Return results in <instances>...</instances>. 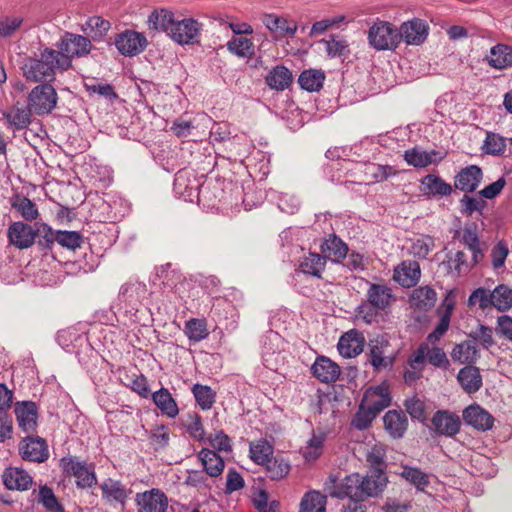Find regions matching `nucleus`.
Instances as JSON below:
<instances>
[{
  "label": "nucleus",
  "mask_w": 512,
  "mask_h": 512,
  "mask_svg": "<svg viewBox=\"0 0 512 512\" xmlns=\"http://www.w3.org/2000/svg\"><path fill=\"white\" fill-rule=\"evenodd\" d=\"M435 247L433 237L420 235L411 240L410 254L416 258L425 259Z\"/></svg>",
  "instance_id": "47"
},
{
  "label": "nucleus",
  "mask_w": 512,
  "mask_h": 512,
  "mask_svg": "<svg viewBox=\"0 0 512 512\" xmlns=\"http://www.w3.org/2000/svg\"><path fill=\"white\" fill-rule=\"evenodd\" d=\"M469 338L486 350L495 345L492 328L484 324H478V326L469 333Z\"/></svg>",
  "instance_id": "56"
},
{
  "label": "nucleus",
  "mask_w": 512,
  "mask_h": 512,
  "mask_svg": "<svg viewBox=\"0 0 512 512\" xmlns=\"http://www.w3.org/2000/svg\"><path fill=\"white\" fill-rule=\"evenodd\" d=\"M145 294V285L142 283H127L120 288L119 296L125 302L133 305L139 302Z\"/></svg>",
  "instance_id": "60"
},
{
  "label": "nucleus",
  "mask_w": 512,
  "mask_h": 512,
  "mask_svg": "<svg viewBox=\"0 0 512 512\" xmlns=\"http://www.w3.org/2000/svg\"><path fill=\"white\" fill-rule=\"evenodd\" d=\"M436 152H427L419 148H412L405 151L404 159L409 165L414 167L423 168L430 165L433 162V155Z\"/></svg>",
  "instance_id": "52"
},
{
  "label": "nucleus",
  "mask_w": 512,
  "mask_h": 512,
  "mask_svg": "<svg viewBox=\"0 0 512 512\" xmlns=\"http://www.w3.org/2000/svg\"><path fill=\"white\" fill-rule=\"evenodd\" d=\"M492 306L499 311H507L512 307V288L505 284L496 286L490 295Z\"/></svg>",
  "instance_id": "41"
},
{
  "label": "nucleus",
  "mask_w": 512,
  "mask_h": 512,
  "mask_svg": "<svg viewBox=\"0 0 512 512\" xmlns=\"http://www.w3.org/2000/svg\"><path fill=\"white\" fill-rule=\"evenodd\" d=\"M19 452L24 460L44 462L48 456V448L44 439L27 436L19 445Z\"/></svg>",
  "instance_id": "12"
},
{
  "label": "nucleus",
  "mask_w": 512,
  "mask_h": 512,
  "mask_svg": "<svg viewBox=\"0 0 512 512\" xmlns=\"http://www.w3.org/2000/svg\"><path fill=\"white\" fill-rule=\"evenodd\" d=\"M175 21L174 13L167 9L154 10L148 17L151 29L166 32L169 36Z\"/></svg>",
  "instance_id": "34"
},
{
  "label": "nucleus",
  "mask_w": 512,
  "mask_h": 512,
  "mask_svg": "<svg viewBox=\"0 0 512 512\" xmlns=\"http://www.w3.org/2000/svg\"><path fill=\"white\" fill-rule=\"evenodd\" d=\"M420 277L421 269L417 261L405 260L394 268L393 280L402 287H414Z\"/></svg>",
  "instance_id": "15"
},
{
  "label": "nucleus",
  "mask_w": 512,
  "mask_h": 512,
  "mask_svg": "<svg viewBox=\"0 0 512 512\" xmlns=\"http://www.w3.org/2000/svg\"><path fill=\"white\" fill-rule=\"evenodd\" d=\"M457 380L462 389L468 393H476L482 387V376L478 367L468 365L460 369Z\"/></svg>",
  "instance_id": "26"
},
{
  "label": "nucleus",
  "mask_w": 512,
  "mask_h": 512,
  "mask_svg": "<svg viewBox=\"0 0 512 512\" xmlns=\"http://www.w3.org/2000/svg\"><path fill=\"white\" fill-rule=\"evenodd\" d=\"M435 301L436 292L428 286H422L415 289L409 299L412 307L422 311L432 308Z\"/></svg>",
  "instance_id": "35"
},
{
  "label": "nucleus",
  "mask_w": 512,
  "mask_h": 512,
  "mask_svg": "<svg viewBox=\"0 0 512 512\" xmlns=\"http://www.w3.org/2000/svg\"><path fill=\"white\" fill-rule=\"evenodd\" d=\"M263 23L266 28L272 32L280 30L290 36H293L297 31L296 24H291L286 18L279 17L274 14L265 15Z\"/></svg>",
  "instance_id": "51"
},
{
  "label": "nucleus",
  "mask_w": 512,
  "mask_h": 512,
  "mask_svg": "<svg viewBox=\"0 0 512 512\" xmlns=\"http://www.w3.org/2000/svg\"><path fill=\"white\" fill-rule=\"evenodd\" d=\"M64 470L76 478V484L80 488H90L97 483L94 466L74 458L61 460Z\"/></svg>",
  "instance_id": "7"
},
{
  "label": "nucleus",
  "mask_w": 512,
  "mask_h": 512,
  "mask_svg": "<svg viewBox=\"0 0 512 512\" xmlns=\"http://www.w3.org/2000/svg\"><path fill=\"white\" fill-rule=\"evenodd\" d=\"M365 338L363 334L355 329L344 333L337 344L338 351L344 358H353L362 353Z\"/></svg>",
  "instance_id": "17"
},
{
  "label": "nucleus",
  "mask_w": 512,
  "mask_h": 512,
  "mask_svg": "<svg viewBox=\"0 0 512 512\" xmlns=\"http://www.w3.org/2000/svg\"><path fill=\"white\" fill-rule=\"evenodd\" d=\"M196 190L197 185L191 183L187 171H179L176 173L174 179V191L176 194L187 199L192 198Z\"/></svg>",
  "instance_id": "53"
},
{
  "label": "nucleus",
  "mask_w": 512,
  "mask_h": 512,
  "mask_svg": "<svg viewBox=\"0 0 512 512\" xmlns=\"http://www.w3.org/2000/svg\"><path fill=\"white\" fill-rule=\"evenodd\" d=\"M150 396L163 415L169 418H175L179 414L177 402L168 389L161 388Z\"/></svg>",
  "instance_id": "30"
},
{
  "label": "nucleus",
  "mask_w": 512,
  "mask_h": 512,
  "mask_svg": "<svg viewBox=\"0 0 512 512\" xmlns=\"http://www.w3.org/2000/svg\"><path fill=\"white\" fill-rule=\"evenodd\" d=\"M185 334L193 342H200L207 338L209 332L206 321L196 318L190 319L185 324Z\"/></svg>",
  "instance_id": "54"
},
{
  "label": "nucleus",
  "mask_w": 512,
  "mask_h": 512,
  "mask_svg": "<svg viewBox=\"0 0 512 512\" xmlns=\"http://www.w3.org/2000/svg\"><path fill=\"white\" fill-rule=\"evenodd\" d=\"M325 490L331 497L338 499L349 498L353 503L364 500L360 474L358 473L346 476L339 483L335 478H330L329 481L325 483Z\"/></svg>",
  "instance_id": "4"
},
{
  "label": "nucleus",
  "mask_w": 512,
  "mask_h": 512,
  "mask_svg": "<svg viewBox=\"0 0 512 512\" xmlns=\"http://www.w3.org/2000/svg\"><path fill=\"white\" fill-rule=\"evenodd\" d=\"M15 414L19 427L25 433H32L37 427V407L35 403L26 401L17 403Z\"/></svg>",
  "instance_id": "23"
},
{
  "label": "nucleus",
  "mask_w": 512,
  "mask_h": 512,
  "mask_svg": "<svg viewBox=\"0 0 512 512\" xmlns=\"http://www.w3.org/2000/svg\"><path fill=\"white\" fill-rule=\"evenodd\" d=\"M126 378L128 381L126 386L133 392L137 393L142 398H148L151 395L147 378L143 374L133 373L126 375Z\"/></svg>",
  "instance_id": "63"
},
{
  "label": "nucleus",
  "mask_w": 512,
  "mask_h": 512,
  "mask_svg": "<svg viewBox=\"0 0 512 512\" xmlns=\"http://www.w3.org/2000/svg\"><path fill=\"white\" fill-rule=\"evenodd\" d=\"M361 488L364 499L377 496L387 484V477L382 471H372L366 476L360 475Z\"/></svg>",
  "instance_id": "27"
},
{
  "label": "nucleus",
  "mask_w": 512,
  "mask_h": 512,
  "mask_svg": "<svg viewBox=\"0 0 512 512\" xmlns=\"http://www.w3.org/2000/svg\"><path fill=\"white\" fill-rule=\"evenodd\" d=\"M192 391L197 403L203 410H208L213 406L215 394L209 386L195 384Z\"/></svg>",
  "instance_id": "62"
},
{
  "label": "nucleus",
  "mask_w": 512,
  "mask_h": 512,
  "mask_svg": "<svg viewBox=\"0 0 512 512\" xmlns=\"http://www.w3.org/2000/svg\"><path fill=\"white\" fill-rule=\"evenodd\" d=\"M451 358L460 364L472 365L479 358V350L471 340L456 344L451 351Z\"/></svg>",
  "instance_id": "29"
},
{
  "label": "nucleus",
  "mask_w": 512,
  "mask_h": 512,
  "mask_svg": "<svg viewBox=\"0 0 512 512\" xmlns=\"http://www.w3.org/2000/svg\"><path fill=\"white\" fill-rule=\"evenodd\" d=\"M481 149L485 154L501 156L506 150V139L497 133L487 132Z\"/></svg>",
  "instance_id": "48"
},
{
  "label": "nucleus",
  "mask_w": 512,
  "mask_h": 512,
  "mask_svg": "<svg viewBox=\"0 0 512 512\" xmlns=\"http://www.w3.org/2000/svg\"><path fill=\"white\" fill-rule=\"evenodd\" d=\"M135 503L138 512H166L168 498L163 491L153 488L142 493H137Z\"/></svg>",
  "instance_id": "8"
},
{
  "label": "nucleus",
  "mask_w": 512,
  "mask_h": 512,
  "mask_svg": "<svg viewBox=\"0 0 512 512\" xmlns=\"http://www.w3.org/2000/svg\"><path fill=\"white\" fill-rule=\"evenodd\" d=\"M326 496L318 491L307 492L301 500L300 512H325Z\"/></svg>",
  "instance_id": "45"
},
{
  "label": "nucleus",
  "mask_w": 512,
  "mask_h": 512,
  "mask_svg": "<svg viewBox=\"0 0 512 512\" xmlns=\"http://www.w3.org/2000/svg\"><path fill=\"white\" fill-rule=\"evenodd\" d=\"M367 40L377 51H394L400 44L398 28L391 22L380 19L369 28Z\"/></svg>",
  "instance_id": "2"
},
{
  "label": "nucleus",
  "mask_w": 512,
  "mask_h": 512,
  "mask_svg": "<svg viewBox=\"0 0 512 512\" xmlns=\"http://www.w3.org/2000/svg\"><path fill=\"white\" fill-rule=\"evenodd\" d=\"M326 433L323 431H313L306 445L301 449V453L306 461H315L322 453Z\"/></svg>",
  "instance_id": "38"
},
{
  "label": "nucleus",
  "mask_w": 512,
  "mask_h": 512,
  "mask_svg": "<svg viewBox=\"0 0 512 512\" xmlns=\"http://www.w3.org/2000/svg\"><path fill=\"white\" fill-rule=\"evenodd\" d=\"M484 60L496 70H504L512 67V46L498 43L490 48V52Z\"/></svg>",
  "instance_id": "24"
},
{
  "label": "nucleus",
  "mask_w": 512,
  "mask_h": 512,
  "mask_svg": "<svg viewBox=\"0 0 512 512\" xmlns=\"http://www.w3.org/2000/svg\"><path fill=\"white\" fill-rule=\"evenodd\" d=\"M486 208L485 200L479 196H470L467 193L460 199V212L463 215L471 216L474 213L482 214Z\"/></svg>",
  "instance_id": "57"
},
{
  "label": "nucleus",
  "mask_w": 512,
  "mask_h": 512,
  "mask_svg": "<svg viewBox=\"0 0 512 512\" xmlns=\"http://www.w3.org/2000/svg\"><path fill=\"white\" fill-rule=\"evenodd\" d=\"M465 423L479 431H487L493 427L494 417L478 404L468 406L463 411Z\"/></svg>",
  "instance_id": "18"
},
{
  "label": "nucleus",
  "mask_w": 512,
  "mask_h": 512,
  "mask_svg": "<svg viewBox=\"0 0 512 512\" xmlns=\"http://www.w3.org/2000/svg\"><path fill=\"white\" fill-rule=\"evenodd\" d=\"M266 82L272 89L282 91L292 82V73L284 66H276L267 75Z\"/></svg>",
  "instance_id": "42"
},
{
  "label": "nucleus",
  "mask_w": 512,
  "mask_h": 512,
  "mask_svg": "<svg viewBox=\"0 0 512 512\" xmlns=\"http://www.w3.org/2000/svg\"><path fill=\"white\" fill-rule=\"evenodd\" d=\"M421 191L429 198L448 197L452 194V186L441 177L428 174L421 180Z\"/></svg>",
  "instance_id": "22"
},
{
  "label": "nucleus",
  "mask_w": 512,
  "mask_h": 512,
  "mask_svg": "<svg viewBox=\"0 0 512 512\" xmlns=\"http://www.w3.org/2000/svg\"><path fill=\"white\" fill-rule=\"evenodd\" d=\"M388 341L382 337H376L369 341V362L374 369L380 370L391 367L393 358L386 355Z\"/></svg>",
  "instance_id": "20"
},
{
  "label": "nucleus",
  "mask_w": 512,
  "mask_h": 512,
  "mask_svg": "<svg viewBox=\"0 0 512 512\" xmlns=\"http://www.w3.org/2000/svg\"><path fill=\"white\" fill-rule=\"evenodd\" d=\"M431 423L435 433L446 437L455 436L461 427L459 416L446 410L437 411L433 415Z\"/></svg>",
  "instance_id": "13"
},
{
  "label": "nucleus",
  "mask_w": 512,
  "mask_h": 512,
  "mask_svg": "<svg viewBox=\"0 0 512 512\" xmlns=\"http://www.w3.org/2000/svg\"><path fill=\"white\" fill-rule=\"evenodd\" d=\"M28 101L29 107L36 114H48L57 104V93L51 85L41 84L32 89Z\"/></svg>",
  "instance_id": "6"
},
{
  "label": "nucleus",
  "mask_w": 512,
  "mask_h": 512,
  "mask_svg": "<svg viewBox=\"0 0 512 512\" xmlns=\"http://www.w3.org/2000/svg\"><path fill=\"white\" fill-rule=\"evenodd\" d=\"M249 456L255 464L264 466L274 456V446L261 438L250 443Z\"/></svg>",
  "instance_id": "33"
},
{
  "label": "nucleus",
  "mask_w": 512,
  "mask_h": 512,
  "mask_svg": "<svg viewBox=\"0 0 512 512\" xmlns=\"http://www.w3.org/2000/svg\"><path fill=\"white\" fill-rule=\"evenodd\" d=\"M56 242L63 248L75 251L80 248L83 243V236L77 231H56Z\"/></svg>",
  "instance_id": "58"
},
{
  "label": "nucleus",
  "mask_w": 512,
  "mask_h": 512,
  "mask_svg": "<svg viewBox=\"0 0 512 512\" xmlns=\"http://www.w3.org/2000/svg\"><path fill=\"white\" fill-rule=\"evenodd\" d=\"M3 482L9 490L24 491L31 487L33 479L26 470L10 467L3 473Z\"/></svg>",
  "instance_id": "25"
},
{
  "label": "nucleus",
  "mask_w": 512,
  "mask_h": 512,
  "mask_svg": "<svg viewBox=\"0 0 512 512\" xmlns=\"http://www.w3.org/2000/svg\"><path fill=\"white\" fill-rule=\"evenodd\" d=\"M115 45L122 55L134 56L146 48L147 40L142 33L127 30L118 35Z\"/></svg>",
  "instance_id": "11"
},
{
  "label": "nucleus",
  "mask_w": 512,
  "mask_h": 512,
  "mask_svg": "<svg viewBox=\"0 0 512 512\" xmlns=\"http://www.w3.org/2000/svg\"><path fill=\"white\" fill-rule=\"evenodd\" d=\"M430 26L426 20L421 18H412L404 21L398 28L400 42L406 45L420 46L428 38Z\"/></svg>",
  "instance_id": "5"
},
{
  "label": "nucleus",
  "mask_w": 512,
  "mask_h": 512,
  "mask_svg": "<svg viewBox=\"0 0 512 512\" xmlns=\"http://www.w3.org/2000/svg\"><path fill=\"white\" fill-rule=\"evenodd\" d=\"M384 427L393 438H402L407 429V417L403 411L389 410L383 417Z\"/></svg>",
  "instance_id": "28"
},
{
  "label": "nucleus",
  "mask_w": 512,
  "mask_h": 512,
  "mask_svg": "<svg viewBox=\"0 0 512 512\" xmlns=\"http://www.w3.org/2000/svg\"><path fill=\"white\" fill-rule=\"evenodd\" d=\"M11 206L16 209L26 221H34L39 217L36 204L25 196L17 195L11 202Z\"/></svg>",
  "instance_id": "46"
},
{
  "label": "nucleus",
  "mask_w": 512,
  "mask_h": 512,
  "mask_svg": "<svg viewBox=\"0 0 512 512\" xmlns=\"http://www.w3.org/2000/svg\"><path fill=\"white\" fill-rule=\"evenodd\" d=\"M263 467L270 480L280 481L290 473L291 463L281 455H274Z\"/></svg>",
  "instance_id": "31"
},
{
  "label": "nucleus",
  "mask_w": 512,
  "mask_h": 512,
  "mask_svg": "<svg viewBox=\"0 0 512 512\" xmlns=\"http://www.w3.org/2000/svg\"><path fill=\"white\" fill-rule=\"evenodd\" d=\"M427 360L432 366L447 370L450 366L449 359L445 351L437 346L427 344Z\"/></svg>",
  "instance_id": "64"
},
{
  "label": "nucleus",
  "mask_w": 512,
  "mask_h": 512,
  "mask_svg": "<svg viewBox=\"0 0 512 512\" xmlns=\"http://www.w3.org/2000/svg\"><path fill=\"white\" fill-rule=\"evenodd\" d=\"M321 251L325 259H330L334 262H340L346 257L348 247L336 235H329V237L321 245Z\"/></svg>",
  "instance_id": "32"
},
{
  "label": "nucleus",
  "mask_w": 512,
  "mask_h": 512,
  "mask_svg": "<svg viewBox=\"0 0 512 512\" xmlns=\"http://www.w3.org/2000/svg\"><path fill=\"white\" fill-rule=\"evenodd\" d=\"M386 446L381 443L374 444L366 454V461L373 469V471H382L386 467L385 464Z\"/></svg>",
  "instance_id": "55"
},
{
  "label": "nucleus",
  "mask_w": 512,
  "mask_h": 512,
  "mask_svg": "<svg viewBox=\"0 0 512 512\" xmlns=\"http://www.w3.org/2000/svg\"><path fill=\"white\" fill-rule=\"evenodd\" d=\"M37 231L27 223L16 221L7 229L8 242L18 249H28L33 246Z\"/></svg>",
  "instance_id": "10"
},
{
  "label": "nucleus",
  "mask_w": 512,
  "mask_h": 512,
  "mask_svg": "<svg viewBox=\"0 0 512 512\" xmlns=\"http://www.w3.org/2000/svg\"><path fill=\"white\" fill-rule=\"evenodd\" d=\"M326 259L317 253H309L300 262L299 269L302 273L321 278L325 269Z\"/></svg>",
  "instance_id": "39"
},
{
  "label": "nucleus",
  "mask_w": 512,
  "mask_h": 512,
  "mask_svg": "<svg viewBox=\"0 0 512 512\" xmlns=\"http://www.w3.org/2000/svg\"><path fill=\"white\" fill-rule=\"evenodd\" d=\"M362 401L379 414L391 404L389 385L383 382L380 385L369 387L365 391Z\"/></svg>",
  "instance_id": "14"
},
{
  "label": "nucleus",
  "mask_w": 512,
  "mask_h": 512,
  "mask_svg": "<svg viewBox=\"0 0 512 512\" xmlns=\"http://www.w3.org/2000/svg\"><path fill=\"white\" fill-rule=\"evenodd\" d=\"M230 53L241 57L250 58L254 55V44L252 40L245 37H234L226 44Z\"/></svg>",
  "instance_id": "49"
},
{
  "label": "nucleus",
  "mask_w": 512,
  "mask_h": 512,
  "mask_svg": "<svg viewBox=\"0 0 512 512\" xmlns=\"http://www.w3.org/2000/svg\"><path fill=\"white\" fill-rule=\"evenodd\" d=\"M23 18L16 15L0 17V38H10L16 34L23 24Z\"/></svg>",
  "instance_id": "61"
},
{
  "label": "nucleus",
  "mask_w": 512,
  "mask_h": 512,
  "mask_svg": "<svg viewBox=\"0 0 512 512\" xmlns=\"http://www.w3.org/2000/svg\"><path fill=\"white\" fill-rule=\"evenodd\" d=\"M201 24L192 18L176 20L172 26L170 37L177 43L194 44L198 41Z\"/></svg>",
  "instance_id": "9"
},
{
  "label": "nucleus",
  "mask_w": 512,
  "mask_h": 512,
  "mask_svg": "<svg viewBox=\"0 0 512 512\" xmlns=\"http://www.w3.org/2000/svg\"><path fill=\"white\" fill-rule=\"evenodd\" d=\"M325 73L319 69H308L304 70L298 79V82L302 89L314 92L319 91L324 83Z\"/></svg>",
  "instance_id": "40"
},
{
  "label": "nucleus",
  "mask_w": 512,
  "mask_h": 512,
  "mask_svg": "<svg viewBox=\"0 0 512 512\" xmlns=\"http://www.w3.org/2000/svg\"><path fill=\"white\" fill-rule=\"evenodd\" d=\"M401 476L419 490H424L430 483L428 475L416 467L403 466Z\"/></svg>",
  "instance_id": "59"
},
{
  "label": "nucleus",
  "mask_w": 512,
  "mask_h": 512,
  "mask_svg": "<svg viewBox=\"0 0 512 512\" xmlns=\"http://www.w3.org/2000/svg\"><path fill=\"white\" fill-rule=\"evenodd\" d=\"M91 47V41L88 38L73 33H65L57 43L60 69H69L71 66V59L73 57H82L89 54Z\"/></svg>",
  "instance_id": "3"
},
{
  "label": "nucleus",
  "mask_w": 512,
  "mask_h": 512,
  "mask_svg": "<svg viewBox=\"0 0 512 512\" xmlns=\"http://www.w3.org/2000/svg\"><path fill=\"white\" fill-rule=\"evenodd\" d=\"M102 497L108 502L125 503L128 491L120 481L106 479L101 484Z\"/></svg>",
  "instance_id": "36"
},
{
  "label": "nucleus",
  "mask_w": 512,
  "mask_h": 512,
  "mask_svg": "<svg viewBox=\"0 0 512 512\" xmlns=\"http://www.w3.org/2000/svg\"><path fill=\"white\" fill-rule=\"evenodd\" d=\"M312 375L323 383L335 382L340 374L341 369L337 363L326 356H318L311 366Z\"/></svg>",
  "instance_id": "19"
},
{
  "label": "nucleus",
  "mask_w": 512,
  "mask_h": 512,
  "mask_svg": "<svg viewBox=\"0 0 512 512\" xmlns=\"http://www.w3.org/2000/svg\"><path fill=\"white\" fill-rule=\"evenodd\" d=\"M31 108L14 106L9 112L4 113L8 124L16 130L28 127L31 122Z\"/></svg>",
  "instance_id": "43"
},
{
  "label": "nucleus",
  "mask_w": 512,
  "mask_h": 512,
  "mask_svg": "<svg viewBox=\"0 0 512 512\" xmlns=\"http://www.w3.org/2000/svg\"><path fill=\"white\" fill-rule=\"evenodd\" d=\"M199 459L209 476L217 477L223 472L224 460L215 451L204 448L199 452Z\"/></svg>",
  "instance_id": "37"
},
{
  "label": "nucleus",
  "mask_w": 512,
  "mask_h": 512,
  "mask_svg": "<svg viewBox=\"0 0 512 512\" xmlns=\"http://www.w3.org/2000/svg\"><path fill=\"white\" fill-rule=\"evenodd\" d=\"M366 300L374 307L383 311L392 304L395 297L392 293V289L386 284L368 282Z\"/></svg>",
  "instance_id": "21"
},
{
  "label": "nucleus",
  "mask_w": 512,
  "mask_h": 512,
  "mask_svg": "<svg viewBox=\"0 0 512 512\" xmlns=\"http://www.w3.org/2000/svg\"><path fill=\"white\" fill-rule=\"evenodd\" d=\"M377 415L375 411L362 401L351 421V426L357 430H365L370 427Z\"/></svg>",
  "instance_id": "50"
},
{
  "label": "nucleus",
  "mask_w": 512,
  "mask_h": 512,
  "mask_svg": "<svg viewBox=\"0 0 512 512\" xmlns=\"http://www.w3.org/2000/svg\"><path fill=\"white\" fill-rule=\"evenodd\" d=\"M56 69H60V59L57 51L50 48L44 49L39 59H29L22 67L26 79L33 82L53 81Z\"/></svg>",
  "instance_id": "1"
},
{
  "label": "nucleus",
  "mask_w": 512,
  "mask_h": 512,
  "mask_svg": "<svg viewBox=\"0 0 512 512\" xmlns=\"http://www.w3.org/2000/svg\"><path fill=\"white\" fill-rule=\"evenodd\" d=\"M461 242L471 251L474 262H481L484 258V250L481 248L476 229L465 227L462 231Z\"/></svg>",
  "instance_id": "44"
},
{
  "label": "nucleus",
  "mask_w": 512,
  "mask_h": 512,
  "mask_svg": "<svg viewBox=\"0 0 512 512\" xmlns=\"http://www.w3.org/2000/svg\"><path fill=\"white\" fill-rule=\"evenodd\" d=\"M483 179V172L477 165H470L461 169L455 176L454 186L456 189L472 193L480 185Z\"/></svg>",
  "instance_id": "16"
}]
</instances>
